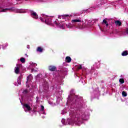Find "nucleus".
Here are the masks:
<instances>
[{
    "mask_svg": "<svg viewBox=\"0 0 128 128\" xmlns=\"http://www.w3.org/2000/svg\"><path fill=\"white\" fill-rule=\"evenodd\" d=\"M70 116H72L74 118L73 122L77 126H80L82 124L84 116V115H80V114L76 113L74 111H72L70 112Z\"/></svg>",
    "mask_w": 128,
    "mask_h": 128,
    "instance_id": "nucleus-1",
    "label": "nucleus"
},
{
    "mask_svg": "<svg viewBox=\"0 0 128 128\" xmlns=\"http://www.w3.org/2000/svg\"><path fill=\"white\" fill-rule=\"evenodd\" d=\"M42 22H45L47 24H52V18L50 17H46L45 19H42L40 18Z\"/></svg>",
    "mask_w": 128,
    "mask_h": 128,
    "instance_id": "nucleus-2",
    "label": "nucleus"
},
{
    "mask_svg": "<svg viewBox=\"0 0 128 128\" xmlns=\"http://www.w3.org/2000/svg\"><path fill=\"white\" fill-rule=\"evenodd\" d=\"M54 24H56V26H58L61 28H64V26H66V24L64 22H60V23L58 22V20H56L54 22Z\"/></svg>",
    "mask_w": 128,
    "mask_h": 128,
    "instance_id": "nucleus-3",
    "label": "nucleus"
},
{
    "mask_svg": "<svg viewBox=\"0 0 128 128\" xmlns=\"http://www.w3.org/2000/svg\"><path fill=\"white\" fill-rule=\"evenodd\" d=\"M10 10V8H2L0 7V12H6Z\"/></svg>",
    "mask_w": 128,
    "mask_h": 128,
    "instance_id": "nucleus-4",
    "label": "nucleus"
},
{
    "mask_svg": "<svg viewBox=\"0 0 128 128\" xmlns=\"http://www.w3.org/2000/svg\"><path fill=\"white\" fill-rule=\"evenodd\" d=\"M31 16L32 18H38V14L36 13V12H32Z\"/></svg>",
    "mask_w": 128,
    "mask_h": 128,
    "instance_id": "nucleus-5",
    "label": "nucleus"
},
{
    "mask_svg": "<svg viewBox=\"0 0 128 128\" xmlns=\"http://www.w3.org/2000/svg\"><path fill=\"white\" fill-rule=\"evenodd\" d=\"M82 19H74L72 20V24H74L76 22H81Z\"/></svg>",
    "mask_w": 128,
    "mask_h": 128,
    "instance_id": "nucleus-6",
    "label": "nucleus"
},
{
    "mask_svg": "<svg viewBox=\"0 0 128 128\" xmlns=\"http://www.w3.org/2000/svg\"><path fill=\"white\" fill-rule=\"evenodd\" d=\"M24 108H26L27 110H32V108H30V105H28V104H24Z\"/></svg>",
    "mask_w": 128,
    "mask_h": 128,
    "instance_id": "nucleus-7",
    "label": "nucleus"
},
{
    "mask_svg": "<svg viewBox=\"0 0 128 128\" xmlns=\"http://www.w3.org/2000/svg\"><path fill=\"white\" fill-rule=\"evenodd\" d=\"M56 70V68L54 66H50L49 70L51 72H54Z\"/></svg>",
    "mask_w": 128,
    "mask_h": 128,
    "instance_id": "nucleus-8",
    "label": "nucleus"
},
{
    "mask_svg": "<svg viewBox=\"0 0 128 128\" xmlns=\"http://www.w3.org/2000/svg\"><path fill=\"white\" fill-rule=\"evenodd\" d=\"M32 76L31 75H30L29 76H28L27 77V82H26V84H28V82H32Z\"/></svg>",
    "mask_w": 128,
    "mask_h": 128,
    "instance_id": "nucleus-9",
    "label": "nucleus"
},
{
    "mask_svg": "<svg viewBox=\"0 0 128 128\" xmlns=\"http://www.w3.org/2000/svg\"><path fill=\"white\" fill-rule=\"evenodd\" d=\"M15 72L17 74H18V72H20V67L18 66L15 68Z\"/></svg>",
    "mask_w": 128,
    "mask_h": 128,
    "instance_id": "nucleus-10",
    "label": "nucleus"
},
{
    "mask_svg": "<svg viewBox=\"0 0 128 128\" xmlns=\"http://www.w3.org/2000/svg\"><path fill=\"white\" fill-rule=\"evenodd\" d=\"M66 62H72V58L70 56H67L66 58Z\"/></svg>",
    "mask_w": 128,
    "mask_h": 128,
    "instance_id": "nucleus-11",
    "label": "nucleus"
},
{
    "mask_svg": "<svg viewBox=\"0 0 128 128\" xmlns=\"http://www.w3.org/2000/svg\"><path fill=\"white\" fill-rule=\"evenodd\" d=\"M115 24L116 26H122V22L119 20L116 21Z\"/></svg>",
    "mask_w": 128,
    "mask_h": 128,
    "instance_id": "nucleus-12",
    "label": "nucleus"
},
{
    "mask_svg": "<svg viewBox=\"0 0 128 128\" xmlns=\"http://www.w3.org/2000/svg\"><path fill=\"white\" fill-rule=\"evenodd\" d=\"M128 53L127 51L123 52L122 53V56H128Z\"/></svg>",
    "mask_w": 128,
    "mask_h": 128,
    "instance_id": "nucleus-13",
    "label": "nucleus"
},
{
    "mask_svg": "<svg viewBox=\"0 0 128 128\" xmlns=\"http://www.w3.org/2000/svg\"><path fill=\"white\" fill-rule=\"evenodd\" d=\"M37 52H42V49L40 47H38L37 48Z\"/></svg>",
    "mask_w": 128,
    "mask_h": 128,
    "instance_id": "nucleus-14",
    "label": "nucleus"
},
{
    "mask_svg": "<svg viewBox=\"0 0 128 128\" xmlns=\"http://www.w3.org/2000/svg\"><path fill=\"white\" fill-rule=\"evenodd\" d=\"M122 96H128V94H126V92L123 91L122 92Z\"/></svg>",
    "mask_w": 128,
    "mask_h": 128,
    "instance_id": "nucleus-15",
    "label": "nucleus"
},
{
    "mask_svg": "<svg viewBox=\"0 0 128 128\" xmlns=\"http://www.w3.org/2000/svg\"><path fill=\"white\" fill-rule=\"evenodd\" d=\"M103 24H105L106 26H108V24L107 23L106 20L104 19L103 20Z\"/></svg>",
    "mask_w": 128,
    "mask_h": 128,
    "instance_id": "nucleus-16",
    "label": "nucleus"
},
{
    "mask_svg": "<svg viewBox=\"0 0 128 128\" xmlns=\"http://www.w3.org/2000/svg\"><path fill=\"white\" fill-rule=\"evenodd\" d=\"M64 16H68L64 15V16H58V18H64Z\"/></svg>",
    "mask_w": 128,
    "mask_h": 128,
    "instance_id": "nucleus-17",
    "label": "nucleus"
},
{
    "mask_svg": "<svg viewBox=\"0 0 128 128\" xmlns=\"http://www.w3.org/2000/svg\"><path fill=\"white\" fill-rule=\"evenodd\" d=\"M66 26L67 28H72V24L70 23L68 24H66Z\"/></svg>",
    "mask_w": 128,
    "mask_h": 128,
    "instance_id": "nucleus-18",
    "label": "nucleus"
},
{
    "mask_svg": "<svg viewBox=\"0 0 128 128\" xmlns=\"http://www.w3.org/2000/svg\"><path fill=\"white\" fill-rule=\"evenodd\" d=\"M119 82L121 84H124V79H122V78H120V79Z\"/></svg>",
    "mask_w": 128,
    "mask_h": 128,
    "instance_id": "nucleus-19",
    "label": "nucleus"
},
{
    "mask_svg": "<svg viewBox=\"0 0 128 128\" xmlns=\"http://www.w3.org/2000/svg\"><path fill=\"white\" fill-rule=\"evenodd\" d=\"M20 60L22 62H26V60L24 58H21Z\"/></svg>",
    "mask_w": 128,
    "mask_h": 128,
    "instance_id": "nucleus-20",
    "label": "nucleus"
},
{
    "mask_svg": "<svg viewBox=\"0 0 128 128\" xmlns=\"http://www.w3.org/2000/svg\"><path fill=\"white\" fill-rule=\"evenodd\" d=\"M18 84H20V78H18Z\"/></svg>",
    "mask_w": 128,
    "mask_h": 128,
    "instance_id": "nucleus-21",
    "label": "nucleus"
},
{
    "mask_svg": "<svg viewBox=\"0 0 128 128\" xmlns=\"http://www.w3.org/2000/svg\"><path fill=\"white\" fill-rule=\"evenodd\" d=\"M36 64L32 63L31 65L32 66H36Z\"/></svg>",
    "mask_w": 128,
    "mask_h": 128,
    "instance_id": "nucleus-22",
    "label": "nucleus"
},
{
    "mask_svg": "<svg viewBox=\"0 0 128 128\" xmlns=\"http://www.w3.org/2000/svg\"><path fill=\"white\" fill-rule=\"evenodd\" d=\"M41 110H44V107L43 106H41Z\"/></svg>",
    "mask_w": 128,
    "mask_h": 128,
    "instance_id": "nucleus-23",
    "label": "nucleus"
},
{
    "mask_svg": "<svg viewBox=\"0 0 128 128\" xmlns=\"http://www.w3.org/2000/svg\"><path fill=\"white\" fill-rule=\"evenodd\" d=\"M78 70H80L82 68V66L80 65L78 66Z\"/></svg>",
    "mask_w": 128,
    "mask_h": 128,
    "instance_id": "nucleus-24",
    "label": "nucleus"
},
{
    "mask_svg": "<svg viewBox=\"0 0 128 128\" xmlns=\"http://www.w3.org/2000/svg\"><path fill=\"white\" fill-rule=\"evenodd\" d=\"M40 2H46V0H39Z\"/></svg>",
    "mask_w": 128,
    "mask_h": 128,
    "instance_id": "nucleus-25",
    "label": "nucleus"
},
{
    "mask_svg": "<svg viewBox=\"0 0 128 128\" xmlns=\"http://www.w3.org/2000/svg\"><path fill=\"white\" fill-rule=\"evenodd\" d=\"M24 94H26V92H28V90H25L24 91Z\"/></svg>",
    "mask_w": 128,
    "mask_h": 128,
    "instance_id": "nucleus-26",
    "label": "nucleus"
},
{
    "mask_svg": "<svg viewBox=\"0 0 128 128\" xmlns=\"http://www.w3.org/2000/svg\"><path fill=\"white\" fill-rule=\"evenodd\" d=\"M27 48H30V46H27Z\"/></svg>",
    "mask_w": 128,
    "mask_h": 128,
    "instance_id": "nucleus-27",
    "label": "nucleus"
},
{
    "mask_svg": "<svg viewBox=\"0 0 128 128\" xmlns=\"http://www.w3.org/2000/svg\"><path fill=\"white\" fill-rule=\"evenodd\" d=\"M19 2H22L24 0H18Z\"/></svg>",
    "mask_w": 128,
    "mask_h": 128,
    "instance_id": "nucleus-28",
    "label": "nucleus"
},
{
    "mask_svg": "<svg viewBox=\"0 0 128 128\" xmlns=\"http://www.w3.org/2000/svg\"><path fill=\"white\" fill-rule=\"evenodd\" d=\"M18 12H20V10H18Z\"/></svg>",
    "mask_w": 128,
    "mask_h": 128,
    "instance_id": "nucleus-29",
    "label": "nucleus"
},
{
    "mask_svg": "<svg viewBox=\"0 0 128 128\" xmlns=\"http://www.w3.org/2000/svg\"><path fill=\"white\" fill-rule=\"evenodd\" d=\"M64 120H62V122H63Z\"/></svg>",
    "mask_w": 128,
    "mask_h": 128,
    "instance_id": "nucleus-30",
    "label": "nucleus"
},
{
    "mask_svg": "<svg viewBox=\"0 0 128 128\" xmlns=\"http://www.w3.org/2000/svg\"><path fill=\"white\" fill-rule=\"evenodd\" d=\"M37 100H38V97H36V98Z\"/></svg>",
    "mask_w": 128,
    "mask_h": 128,
    "instance_id": "nucleus-31",
    "label": "nucleus"
},
{
    "mask_svg": "<svg viewBox=\"0 0 128 128\" xmlns=\"http://www.w3.org/2000/svg\"><path fill=\"white\" fill-rule=\"evenodd\" d=\"M69 124H72V123H69Z\"/></svg>",
    "mask_w": 128,
    "mask_h": 128,
    "instance_id": "nucleus-32",
    "label": "nucleus"
},
{
    "mask_svg": "<svg viewBox=\"0 0 128 128\" xmlns=\"http://www.w3.org/2000/svg\"><path fill=\"white\" fill-rule=\"evenodd\" d=\"M46 88H48V85L46 86Z\"/></svg>",
    "mask_w": 128,
    "mask_h": 128,
    "instance_id": "nucleus-33",
    "label": "nucleus"
},
{
    "mask_svg": "<svg viewBox=\"0 0 128 128\" xmlns=\"http://www.w3.org/2000/svg\"><path fill=\"white\" fill-rule=\"evenodd\" d=\"M69 120H70L68 119V122Z\"/></svg>",
    "mask_w": 128,
    "mask_h": 128,
    "instance_id": "nucleus-34",
    "label": "nucleus"
}]
</instances>
